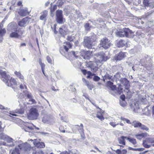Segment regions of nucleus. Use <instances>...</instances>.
<instances>
[{"label":"nucleus","mask_w":154,"mask_h":154,"mask_svg":"<svg viewBox=\"0 0 154 154\" xmlns=\"http://www.w3.org/2000/svg\"><path fill=\"white\" fill-rule=\"evenodd\" d=\"M45 143L43 142H39V148H42L45 147Z\"/></svg>","instance_id":"79ce46f5"},{"label":"nucleus","mask_w":154,"mask_h":154,"mask_svg":"<svg viewBox=\"0 0 154 154\" xmlns=\"http://www.w3.org/2000/svg\"><path fill=\"white\" fill-rule=\"evenodd\" d=\"M109 124L111 126L113 127H115L117 125H119V123L116 124V123L114 122H111Z\"/></svg>","instance_id":"a18cd8bd"},{"label":"nucleus","mask_w":154,"mask_h":154,"mask_svg":"<svg viewBox=\"0 0 154 154\" xmlns=\"http://www.w3.org/2000/svg\"><path fill=\"white\" fill-rule=\"evenodd\" d=\"M147 136V134L146 133H143L139 134H136L135 136L136 138L140 140L142 138L146 137Z\"/></svg>","instance_id":"bb28decb"},{"label":"nucleus","mask_w":154,"mask_h":154,"mask_svg":"<svg viewBox=\"0 0 154 154\" xmlns=\"http://www.w3.org/2000/svg\"><path fill=\"white\" fill-rule=\"evenodd\" d=\"M57 24H55L54 26L53 27V28L51 26V28L52 29H53V31L55 34H57V31L56 30V26H57Z\"/></svg>","instance_id":"37998d69"},{"label":"nucleus","mask_w":154,"mask_h":154,"mask_svg":"<svg viewBox=\"0 0 154 154\" xmlns=\"http://www.w3.org/2000/svg\"><path fill=\"white\" fill-rule=\"evenodd\" d=\"M7 78L6 81H3L5 82L8 86L12 87V86L15 85L17 84V82L15 79L12 78L10 79V76L9 75H7Z\"/></svg>","instance_id":"6e6552de"},{"label":"nucleus","mask_w":154,"mask_h":154,"mask_svg":"<svg viewBox=\"0 0 154 154\" xmlns=\"http://www.w3.org/2000/svg\"><path fill=\"white\" fill-rule=\"evenodd\" d=\"M132 125L134 127V128H140L141 130H145L146 131H148L149 129L148 128L146 125L142 124L141 123L138 121L134 120L133 121L131 124H130Z\"/></svg>","instance_id":"0eeeda50"},{"label":"nucleus","mask_w":154,"mask_h":154,"mask_svg":"<svg viewBox=\"0 0 154 154\" xmlns=\"http://www.w3.org/2000/svg\"><path fill=\"white\" fill-rule=\"evenodd\" d=\"M100 79V78L97 76H94V78L93 80L94 81H98Z\"/></svg>","instance_id":"de8ad7c7"},{"label":"nucleus","mask_w":154,"mask_h":154,"mask_svg":"<svg viewBox=\"0 0 154 154\" xmlns=\"http://www.w3.org/2000/svg\"><path fill=\"white\" fill-rule=\"evenodd\" d=\"M16 112L19 114H23L24 112V109L23 108H21L19 109H16Z\"/></svg>","instance_id":"2f4dec72"},{"label":"nucleus","mask_w":154,"mask_h":154,"mask_svg":"<svg viewBox=\"0 0 154 154\" xmlns=\"http://www.w3.org/2000/svg\"><path fill=\"white\" fill-rule=\"evenodd\" d=\"M92 54V52L91 51H84L82 56L85 59H89Z\"/></svg>","instance_id":"aec40b11"},{"label":"nucleus","mask_w":154,"mask_h":154,"mask_svg":"<svg viewBox=\"0 0 154 154\" xmlns=\"http://www.w3.org/2000/svg\"><path fill=\"white\" fill-rule=\"evenodd\" d=\"M29 14L27 10L24 9H21L19 12L20 15L22 17L25 16Z\"/></svg>","instance_id":"393cba45"},{"label":"nucleus","mask_w":154,"mask_h":154,"mask_svg":"<svg viewBox=\"0 0 154 154\" xmlns=\"http://www.w3.org/2000/svg\"><path fill=\"white\" fill-rule=\"evenodd\" d=\"M40 64L41 66V69L42 71V72L43 73L44 75L46 76V75L45 74V72H44V70L45 69V64L42 63L41 62H40Z\"/></svg>","instance_id":"f704fd0d"},{"label":"nucleus","mask_w":154,"mask_h":154,"mask_svg":"<svg viewBox=\"0 0 154 154\" xmlns=\"http://www.w3.org/2000/svg\"><path fill=\"white\" fill-rule=\"evenodd\" d=\"M127 42L124 40L121 39L117 43V45L119 48L123 47L125 46Z\"/></svg>","instance_id":"5701e85b"},{"label":"nucleus","mask_w":154,"mask_h":154,"mask_svg":"<svg viewBox=\"0 0 154 154\" xmlns=\"http://www.w3.org/2000/svg\"><path fill=\"white\" fill-rule=\"evenodd\" d=\"M94 62L93 61H89L87 63V65L88 67L91 68L92 71L96 72L97 70L98 67L97 66H94Z\"/></svg>","instance_id":"2eb2a0df"},{"label":"nucleus","mask_w":154,"mask_h":154,"mask_svg":"<svg viewBox=\"0 0 154 154\" xmlns=\"http://www.w3.org/2000/svg\"><path fill=\"white\" fill-rule=\"evenodd\" d=\"M25 87L26 88V87L25 85H23L22 84H21L20 86V87L21 89H24Z\"/></svg>","instance_id":"5fc2aeb1"},{"label":"nucleus","mask_w":154,"mask_h":154,"mask_svg":"<svg viewBox=\"0 0 154 154\" xmlns=\"http://www.w3.org/2000/svg\"><path fill=\"white\" fill-rule=\"evenodd\" d=\"M151 109L152 112V115H154V105L152 107Z\"/></svg>","instance_id":"052dcab7"},{"label":"nucleus","mask_w":154,"mask_h":154,"mask_svg":"<svg viewBox=\"0 0 154 154\" xmlns=\"http://www.w3.org/2000/svg\"><path fill=\"white\" fill-rule=\"evenodd\" d=\"M121 99L123 101L125 100V96L124 94L120 96Z\"/></svg>","instance_id":"603ef678"},{"label":"nucleus","mask_w":154,"mask_h":154,"mask_svg":"<svg viewBox=\"0 0 154 154\" xmlns=\"http://www.w3.org/2000/svg\"><path fill=\"white\" fill-rule=\"evenodd\" d=\"M51 89H52V90L53 91H57V90H58V89H56L55 88V87L54 86H52L51 87Z\"/></svg>","instance_id":"e2e57ef3"},{"label":"nucleus","mask_w":154,"mask_h":154,"mask_svg":"<svg viewBox=\"0 0 154 154\" xmlns=\"http://www.w3.org/2000/svg\"><path fill=\"white\" fill-rule=\"evenodd\" d=\"M59 129L60 132H61L65 133V132L64 129V127L62 125H60V126L59 128Z\"/></svg>","instance_id":"c03bdc74"},{"label":"nucleus","mask_w":154,"mask_h":154,"mask_svg":"<svg viewBox=\"0 0 154 154\" xmlns=\"http://www.w3.org/2000/svg\"><path fill=\"white\" fill-rule=\"evenodd\" d=\"M77 125L78 126L80 127V129L81 131H83V126L82 124H81L80 125V126L78 125Z\"/></svg>","instance_id":"6e6d98bb"},{"label":"nucleus","mask_w":154,"mask_h":154,"mask_svg":"<svg viewBox=\"0 0 154 154\" xmlns=\"http://www.w3.org/2000/svg\"><path fill=\"white\" fill-rule=\"evenodd\" d=\"M56 21L59 24L63 23V19L62 15V11L61 10H57L56 13Z\"/></svg>","instance_id":"1a4fd4ad"},{"label":"nucleus","mask_w":154,"mask_h":154,"mask_svg":"<svg viewBox=\"0 0 154 154\" xmlns=\"http://www.w3.org/2000/svg\"><path fill=\"white\" fill-rule=\"evenodd\" d=\"M29 19H30V18L28 17L23 18L21 20L18 22V26L21 27L25 26L26 24Z\"/></svg>","instance_id":"f3484780"},{"label":"nucleus","mask_w":154,"mask_h":154,"mask_svg":"<svg viewBox=\"0 0 154 154\" xmlns=\"http://www.w3.org/2000/svg\"><path fill=\"white\" fill-rule=\"evenodd\" d=\"M37 109L34 108H32L29 110L28 114V119L29 120H34L37 119L38 116Z\"/></svg>","instance_id":"39448f33"},{"label":"nucleus","mask_w":154,"mask_h":154,"mask_svg":"<svg viewBox=\"0 0 154 154\" xmlns=\"http://www.w3.org/2000/svg\"><path fill=\"white\" fill-rule=\"evenodd\" d=\"M115 151L117 154H121V151L119 149H117L116 151L115 150Z\"/></svg>","instance_id":"864d4df0"},{"label":"nucleus","mask_w":154,"mask_h":154,"mask_svg":"<svg viewBox=\"0 0 154 154\" xmlns=\"http://www.w3.org/2000/svg\"><path fill=\"white\" fill-rule=\"evenodd\" d=\"M17 5L19 6H20L22 5V2L20 1H19L17 3Z\"/></svg>","instance_id":"680f3d73"},{"label":"nucleus","mask_w":154,"mask_h":154,"mask_svg":"<svg viewBox=\"0 0 154 154\" xmlns=\"http://www.w3.org/2000/svg\"><path fill=\"white\" fill-rule=\"evenodd\" d=\"M35 128V126L33 124H30L28 125H25L23 129L26 131L30 132L33 130Z\"/></svg>","instance_id":"4468645a"},{"label":"nucleus","mask_w":154,"mask_h":154,"mask_svg":"<svg viewBox=\"0 0 154 154\" xmlns=\"http://www.w3.org/2000/svg\"><path fill=\"white\" fill-rule=\"evenodd\" d=\"M66 39L68 41L71 42L73 41V39L71 36H68Z\"/></svg>","instance_id":"49530a36"},{"label":"nucleus","mask_w":154,"mask_h":154,"mask_svg":"<svg viewBox=\"0 0 154 154\" xmlns=\"http://www.w3.org/2000/svg\"><path fill=\"white\" fill-rule=\"evenodd\" d=\"M11 154H20L19 149L17 148H15L11 152Z\"/></svg>","instance_id":"72a5a7b5"},{"label":"nucleus","mask_w":154,"mask_h":154,"mask_svg":"<svg viewBox=\"0 0 154 154\" xmlns=\"http://www.w3.org/2000/svg\"><path fill=\"white\" fill-rule=\"evenodd\" d=\"M127 137L123 136H121L118 138V141L120 144H122L123 145H125L126 144L125 139H127Z\"/></svg>","instance_id":"4be33fe9"},{"label":"nucleus","mask_w":154,"mask_h":154,"mask_svg":"<svg viewBox=\"0 0 154 154\" xmlns=\"http://www.w3.org/2000/svg\"><path fill=\"white\" fill-rule=\"evenodd\" d=\"M97 108L99 109L100 111H98L96 115L97 117L101 121L104 119V118L103 116L104 112L99 107H97Z\"/></svg>","instance_id":"dca6fc26"},{"label":"nucleus","mask_w":154,"mask_h":154,"mask_svg":"<svg viewBox=\"0 0 154 154\" xmlns=\"http://www.w3.org/2000/svg\"><path fill=\"white\" fill-rule=\"evenodd\" d=\"M149 0H143V4L144 6L145 7H150L151 6V4L153 5V4L152 3L149 2Z\"/></svg>","instance_id":"cd10ccee"},{"label":"nucleus","mask_w":154,"mask_h":154,"mask_svg":"<svg viewBox=\"0 0 154 154\" xmlns=\"http://www.w3.org/2000/svg\"><path fill=\"white\" fill-rule=\"evenodd\" d=\"M100 45L105 49L109 48L111 45V44L107 38L105 37L101 39L100 41Z\"/></svg>","instance_id":"423d86ee"},{"label":"nucleus","mask_w":154,"mask_h":154,"mask_svg":"<svg viewBox=\"0 0 154 154\" xmlns=\"http://www.w3.org/2000/svg\"><path fill=\"white\" fill-rule=\"evenodd\" d=\"M71 52L72 53V54L75 57L76 55L75 52L74 51H72Z\"/></svg>","instance_id":"0e129e2a"},{"label":"nucleus","mask_w":154,"mask_h":154,"mask_svg":"<svg viewBox=\"0 0 154 154\" xmlns=\"http://www.w3.org/2000/svg\"><path fill=\"white\" fill-rule=\"evenodd\" d=\"M107 85L108 86H109L110 87H111V86H113V87L114 88L116 87V86L114 85H113V83L110 81H108L107 82Z\"/></svg>","instance_id":"4c0bfd02"},{"label":"nucleus","mask_w":154,"mask_h":154,"mask_svg":"<svg viewBox=\"0 0 154 154\" xmlns=\"http://www.w3.org/2000/svg\"><path fill=\"white\" fill-rule=\"evenodd\" d=\"M60 53L62 54H63L65 53L63 51V48H62V47L60 48Z\"/></svg>","instance_id":"13d9d810"},{"label":"nucleus","mask_w":154,"mask_h":154,"mask_svg":"<svg viewBox=\"0 0 154 154\" xmlns=\"http://www.w3.org/2000/svg\"><path fill=\"white\" fill-rule=\"evenodd\" d=\"M88 75L87 77V79H91L92 77L95 75L94 74L92 73L90 71H88Z\"/></svg>","instance_id":"c9c22d12"},{"label":"nucleus","mask_w":154,"mask_h":154,"mask_svg":"<svg viewBox=\"0 0 154 154\" xmlns=\"http://www.w3.org/2000/svg\"><path fill=\"white\" fill-rule=\"evenodd\" d=\"M85 83L86 85L90 90H91L93 88V85L90 83L88 81L85 80Z\"/></svg>","instance_id":"7c9ffc66"},{"label":"nucleus","mask_w":154,"mask_h":154,"mask_svg":"<svg viewBox=\"0 0 154 154\" xmlns=\"http://www.w3.org/2000/svg\"><path fill=\"white\" fill-rule=\"evenodd\" d=\"M26 44L25 43H22L21 45H20V46H26Z\"/></svg>","instance_id":"338daca9"},{"label":"nucleus","mask_w":154,"mask_h":154,"mask_svg":"<svg viewBox=\"0 0 154 154\" xmlns=\"http://www.w3.org/2000/svg\"><path fill=\"white\" fill-rule=\"evenodd\" d=\"M125 53V52H120L115 55L114 59L116 60H121L126 57Z\"/></svg>","instance_id":"f8f14e48"},{"label":"nucleus","mask_w":154,"mask_h":154,"mask_svg":"<svg viewBox=\"0 0 154 154\" xmlns=\"http://www.w3.org/2000/svg\"><path fill=\"white\" fill-rule=\"evenodd\" d=\"M18 146L20 150L25 154H29L32 149L30 145L27 143L20 144Z\"/></svg>","instance_id":"20e7f679"},{"label":"nucleus","mask_w":154,"mask_h":154,"mask_svg":"<svg viewBox=\"0 0 154 154\" xmlns=\"http://www.w3.org/2000/svg\"><path fill=\"white\" fill-rule=\"evenodd\" d=\"M24 31L20 29L18 30L16 32H11L10 35V36L11 38H18L20 36L22 35Z\"/></svg>","instance_id":"9d476101"},{"label":"nucleus","mask_w":154,"mask_h":154,"mask_svg":"<svg viewBox=\"0 0 154 154\" xmlns=\"http://www.w3.org/2000/svg\"><path fill=\"white\" fill-rule=\"evenodd\" d=\"M41 15L40 17V20L45 22L47 20V17L48 15V11L46 10L43 11L41 13Z\"/></svg>","instance_id":"6ab92c4d"},{"label":"nucleus","mask_w":154,"mask_h":154,"mask_svg":"<svg viewBox=\"0 0 154 154\" xmlns=\"http://www.w3.org/2000/svg\"><path fill=\"white\" fill-rule=\"evenodd\" d=\"M149 141L150 143H154V138L151 139ZM152 146H154V143L152 144Z\"/></svg>","instance_id":"bf43d9fd"},{"label":"nucleus","mask_w":154,"mask_h":154,"mask_svg":"<svg viewBox=\"0 0 154 154\" xmlns=\"http://www.w3.org/2000/svg\"><path fill=\"white\" fill-rule=\"evenodd\" d=\"M3 25H0V36L2 37L6 33V30L5 28H2Z\"/></svg>","instance_id":"c85d7f7f"},{"label":"nucleus","mask_w":154,"mask_h":154,"mask_svg":"<svg viewBox=\"0 0 154 154\" xmlns=\"http://www.w3.org/2000/svg\"><path fill=\"white\" fill-rule=\"evenodd\" d=\"M81 71L83 74L85 75H86L87 74H88V71H87L86 69H82Z\"/></svg>","instance_id":"8fccbe9b"},{"label":"nucleus","mask_w":154,"mask_h":154,"mask_svg":"<svg viewBox=\"0 0 154 154\" xmlns=\"http://www.w3.org/2000/svg\"><path fill=\"white\" fill-rule=\"evenodd\" d=\"M63 48L65 50L66 52H68L69 49L72 48V45L69 42H64L63 43Z\"/></svg>","instance_id":"a211bd4d"},{"label":"nucleus","mask_w":154,"mask_h":154,"mask_svg":"<svg viewBox=\"0 0 154 154\" xmlns=\"http://www.w3.org/2000/svg\"><path fill=\"white\" fill-rule=\"evenodd\" d=\"M94 58L97 63H101L106 61L108 59V57L106 56L103 52H101L95 54Z\"/></svg>","instance_id":"f03ea898"},{"label":"nucleus","mask_w":154,"mask_h":154,"mask_svg":"<svg viewBox=\"0 0 154 154\" xmlns=\"http://www.w3.org/2000/svg\"><path fill=\"white\" fill-rule=\"evenodd\" d=\"M96 40L97 37L95 35L85 36L84 38V45L88 49H91L92 48L93 42H95Z\"/></svg>","instance_id":"f257e3e1"},{"label":"nucleus","mask_w":154,"mask_h":154,"mask_svg":"<svg viewBox=\"0 0 154 154\" xmlns=\"http://www.w3.org/2000/svg\"><path fill=\"white\" fill-rule=\"evenodd\" d=\"M15 74L18 77L21 81H23L24 80V77L21 74L20 72H17L15 71L14 72Z\"/></svg>","instance_id":"a878e982"},{"label":"nucleus","mask_w":154,"mask_h":154,"mask_svg":"<svg viewBox=\"0 0 154 154\" xmlns=\"http://www.w3.org/2000/svg\"><path fill=\"white\" fill-rule=\"evenodd\" d=\"M57 8L56 5H54L53 6H51L50 8V10L51 12H54Z\"/></svg>","instance_id":"58836bf2"},{"label":"nucleus","mask_w":154,"mask_h":154,"mask_svg":"<svg viewBox=\"0 0 154 154\" xmlns=\"http://www.w3.org/2000/svg\"><path fill=\"white\" fill-rule=\"evenodd\" d=\"M127 152V151L126 149H123L121 151V154H126Z\"/></svg>","instance_id":"3c124183"},{"label":"nucleus","mask_w":154,"mask_h":154,"mask_svg":"<svg viewBox=\"0 0 154 154\" xmlns=\"http://www.w3.org/2000/svg\"><path fill=\"white\" fill-rule=\"evenodd\" d=\"M33 144L35 147L38 148V142L37 140V139H34V140Z\"/></svg>","instance_id":"a19ab883"},{"label":"nucleus","mask_w":154,"mask_h":154,"mask_svg":"<svg viewBox=\"0 0 154 154\" xmlns=\"http://www.w3.org/2000/svg\"><path fill=\"white\" fill-rule=\"evenodd\" d=\"M54 120L53 117L51 115H45L43 118L42 122L45 123H49Z\"/></svg>","instance_id":"9b49d317"},{"label":"nucleus","mask_w":154,"mask_h":154,"mask_svg":"<svg viewBox=\"0 0 154 154\" xmlns=\"http://www.w3.org/2000/svg\"><path fill=\"white\" fill-rule=\"evenodd\" d=\"M128 149L129 150H133L135 151H141L143 150V149L142 148H133L132 147H129L128 148Z\"/></svg>","instance_id":"473e14b6"},{"label":"nucleus","mask_w":154,"mask_h":154,"mask_svg":"<svg viewBox=\"0 0 154 154\" xmlns=\"http://www.w3.org/2000/svg\"><path fill=\"white\" fill-rule=\"evenodd\" d=\"M29 101L31 102V104H34L36 103L35 100L33 99H31L29 100Z\"/></svg>","instance_id":"4d7b16f0"},{"label":"nucleus","mask_w":154,"mask_h":154,"mask_svg":"<svg viewBox=\"0 0 154 154\" xmlns=\"http://www.w3.org/2000/svg\"><path fill=\"white\" fill-rule=\"evenodd\" d=\"M0 78L2 81H6L7 78V73L6 71H2L0 69Z\"/></svg>","instance_id":"412c9836"},{"label":"nucleus","mask_w":154,"mask_h":154,"mask_svg":"<svg viewBox=\"0 0 154 154\" xmlns=\"http://www.w3.org/2000/svg\"><path fill=\"white\" fill-rule=\"evenodd\" d=\"M68 32V29L65 26H62L59 28V32L64 37H65V36L67 34Z\"/></svg>","instance_id":"ddd939ff"},{"label":"nucleus","mask_w":154,"mask_h":154,"mask_svg":"<svg viewBox=\"0 0 154 154\" xmlns=\"http://www.w3.org/2000/svg\"><path fill=\"white\" fill-rule=\"evenodd\" d=\"M39 154H44V153L42 151H39Z\"/></svg>","instance_id":"69168bd1"},{"label":"nucleus","mask_w":154,"mask_h":154,"mask_svg":"<svg viewBox=\"0 0 154 154\" xmlns=\"http://www.w3.org/2000/svg\"><path fill=\"white\" fill-rule=\"evenodd\" d=\"M47 61L48 62V63H52V60L51 59V58L48 56H47Z\"/></svg>","instance_id":"09e8293b"},{"label":"nucleus","mask_w":154,"mask_h":154,"mask_svg":"<svg viewBox=\"0 0 154 154\" xmlns=\"http://www.w3.org/2000/svg\"><path fill=\"white\" fill-rule=\"evenodd\" d=\"M133 32L128 28H125L120 31L116 32V34L121 37L125 36L128 37L129 35L133 34Z\"/></svg>","instance_id":"7ed1b4c3"},{"label":"nucleus","mask_w":154,"mask_h":154,"mask_svg":"<svg viewBox=\"0 0 154 154\" xmlns=\"http://www.w3.org/2000/svg\"><path fill=\"white\" fill-rule=\"evenodd\" d=\"M10 114L12 116H17V115L15 114H14L12 113H10Z\"/></svg>","instance_id":"774afa93"},{"label":"nucleus","mask_w":154,"mask_h":154,"mask_svg":"<svg viewBox=\"0 0 154 154\" xmlns=\"http://www.w3.org/2000/svg\"><path fill=\"white\" fill-rule=\"evenodd\" d=\"M84 27L86 30L88 31L90 30L91 27L90 26V24L89 23H86L84 25Z\"/></svg>","instance_id":"e433bc0d"},{"label":"nucleus","mask_w":154,"mask_h":154,"mask_svg":"<svg viewBox=\"0 0 154 154\" xmlns=\"http://www.w3.org/2000/svg\"><path fill=\"white\" fill-rule=\"evenodd\" d=\"M151 138H148L146 140H144L143 141V144L144 147L146 148H148L150 147L149 145L148 144V143H150V140Z\"/></svg>","instance_id":"b1692460"},{"label":"nucleus","mask_w":154,"mask_h":154,"mask_svg":"<svg viewBox=\"0 0 154 154\" xmlns=\"http://www.w3.org/2000/svg\"><path fill=\"white\" fill-rule=\"evenodd\" d=\"M121 119L123 121H125L126 122L128 123V124H131V122H130V121L128 120V119H126L125 118H124L123 117H121Z\"/></svg>","instance_id":"ea45409f"},{"label":"nucleus","mask_w":154,"mask_h":154,"mask_svg":"<svg viewBox=\"0 0 154 154\" xmlns=\"http://www.w3.org/2000/svg\"><path fill=\"white\" fill-rule=\"evenodd\" d=\"M127 140L133 145H135L137 144V142L136 139L134 138H131L130 137H127Z\"/></svg>","instance_id":"c756f323"}]
</instances>
